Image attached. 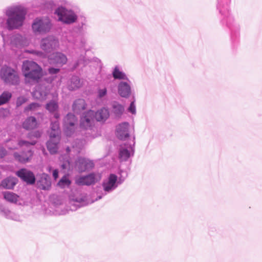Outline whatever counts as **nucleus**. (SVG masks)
Masks as SVG:
<instances>
[{
  "label": "nucleus",
  "instance_id": "43",
  "mask_svg": "<svg viewBox=\"0 0 262 262\" xmlns=\"http://www.w3.org/2000/svg\"><path fill=\"white\" fill-rule=\"evenodd\" d=\"M128 111L132 114H136V107L135 103V101H132L129 107L128 108Z\"/></svg>",
  "mask_w": 262,
  "mask_h": 262
},
{
  "label": "nucleus",
  "instance_id": "42",
  "mask_svg": "<svg viewBox=\"0 0 262 262\" xmlns=\"http://www.w3.org/2000/svg\"><path fill=\"white\" fill-rule=\"evenodd\" d=\"M107 94V90L106 88L98 89V96L101 98L105 96Z\"/></svg>",
  "mask_w": 262,
  "mask_h": 262
},
{
  "label": "nucleus",
  "instance_id": "26",
  "mask_svg": "<svg viewBox=\"0 0 262 262\" xmlns=\"http://www.w3.org/2000/svg\"><path fill=\"white\" fill-rule=\"evenodd\" d=\"M82 85L80 79L78 76L72 77L70 83L68 84V89L70 90H74L80 88Z\"/></svg>",
  "mask_w": 262,
  "mask_h": 262
},
{
  "label": "nucleus",
  "instance_id": "48",
  "mask_svg": "<svg viewBox=\"0 0 262 262\" xmlns=\"http://www.w3.org/2000/svg\"><path fill=\"white\" fill-rule=\"evenodd\" d=\"M33 136L36 138H38L40 136V133L39 132H35Z\"/></svg>",
  "mask_w": 262,
  "mask_h": 262
},
{
  "label": "nucleus",
  "instance_id": "38",
  "mask_svg": "<svg viewBox=\"0 0 262 262\" xmlns=\"http://www.w3.org/2000/svg\"><path fill=\"white\" fill-rule=\"evenodd\" d=\"M46 108L51 113L56 112L58 108L57 101L55 100L50 101L46 104Z\"/></svg>",
  "mask_w": 262,
  "mask_h": 262
},
{
  "label": "nucleus",
  "instance_id": "21",
  "mask_svg": "<svg viewBox=\"0 0 262 262\" xmlns=\"http://www.w3.org/2000/svg\"><path fill=\"white\" fill-rule=\"evenodd\" d=\"M0 213L2 215L8 219H11L14 221H19V216L17 214L11 212L8 208L4 205H0Z\"/></svg>",
  "mask_w": 262,
  "mask_h": 262
},
{
  "label": "nucleus",
  "instance_id": "45",
  "mask_svg": "<svg viewBox=\"0 0 262 262\" xmlns=\"http://www.w3.org/2000/svg\"><path fill=\"white\" fill-rule=\"evenodd\" d=\"M7 154L6 149L0 145V159L4 158Z\"/></svg>",
  "mask_w": 262,
  "mask_h": 262
},
{
  "label": "nucleus",
  "instance_id": "44",
  "mask_svg": "<svg viewBox=\"0 0 262 262\" xmlns=\"http://www.w3.org/2000/svg\"><path fill=\"white\" fill-rule=\"evenodd\" d=\"M59 67L55 68H50L48 69L49 73L51 74H55L58 73L59 72Z\"/></svg>",
  "mask_w": 262,
  "mask_h": 262
},
{
  "label": "nucleus",
  "instance_id": "32",
  "mask_svg": "<svg viewBox=\"0 0 262 262\" xmlns=\"http://www.w3.org/2000/svg\"><path fill=\"white\" fill-rule=\"evenodd\" d=\"M86 43V39L85 37H81L79 41H76L74 43V49H79L82 54H85V47Z\"/></svg>",
  "mask_w": 262,
  "mask_h": 262
},
{
  "label": "nucleus",
  "instance_id": "29",
  "mask_svg": "<svg viewBox=\"0 0 262 262\" xmlns=\"http://www.w3.org/2000/svg\"><path fill=\"white\" fill-rule=\"evenodd\" d=\"M88 197V196L85 194H81L80 196L76 198L75 202L78 204L77 205L79 207L85 206L94 202V201H89Z\"/></svg>",
  "mask_w": 262,
  "mask_h": 262
},
{
  "label": "nucleus",
  "instance_id": "10",
  "mask_svg": "<svg viewBox=\"0 0 262 262\" xmlns=\"http://www.w3.org/2000/svg\"><path fill=\"white\" fill-rule=\"evenodd\" d=\"M101 179L99 173H91L87 176L80 177L76 180V184L80 185H90L95 184Z\"/></svg>",
  "mask_w": 262,
  "mask_h": 262
},
{
  "label": "nucleus",
  "instance_id": "35",
  "mask_svg": "<svg viewBox=\"0 0 262 262\" xmlns=\"http://www.w3.org/2000/svg\"><path fill=\"white\" fill-rule=\"evenodd\" d=\"M88 27L87 19L84 16H81L78 19V23L76 26V28L79 31H82L86 29Z\"/></svg>",
  "mask_w": 262,
  "mask_h": 262
},
{
  "label": "nucleus",
  "instance_id": "16",
  "mask_svg": "<svg viewBox=\"0 0 262 262\" xmlns=\"http://www.w3.org/2000/svg\"><path fill=\"white\" fill-rule=\"evenodd\" d=\"M28 43L26 37L20 34H14L11 37L10 44L12 47L20 48L26 46Z\"/></svg>",
  "mask_w": 262,
  "mask_h": 262
},
{
  "label": "nucleus",
  "instance_id": "23",
  "mask_svg": "<svg viewBox=\"0 0 262 262\" xmlns=\"http://www.w3.org/2000/svg\"><path fill=\"white\" fill-rule=\"evenodd\" d=\"M50 138V140L47 143V148L51 154H55L57 151V144L59 141V138Z\"/></svg>",
  "mask_w": 262,
  "mask_h": 262
},
{
  "label": "nucleus",
  "instance_id": "27",
  "mask_svg": "<svg viewBox=\"0 0 262 262\" xmlns=\"http://www.w3.org/2000/svg\"><path fill=\"white\" fill-rule=\"evenodd\" d=\"M85 101L82 99L76 100L73 103V110L75 113H79L85 108Z\"/></svg>",
  "mask_w": 262,
  "mask_h": 262
},
{
  "label": "nucleus",
  "instance_id": "15",
  "mask_svg": "<svg viewBox=\"0 0 262 262\" xmlns=\"http://www.w3.org/2000/svg\"><path fill=\"white\" fill-rule=\"evenodd\" d=\"M16 175L29 184H33L35 182V177L33 173L25 168L17 171Z\"/></svg>",
  "mask_w": 262,
  "mask_h": 262
},
{
  "label": "nucleus",
  "instance_id": "39",
  "mask_svg": "<svg viewBox=\"0 0 262 262\" xmlns=\"http://www.w3.org/2000/svg\"><path fill=\"white\" fill-rule=\"evenodd\" d=\"M41 106V105L38 103L33 102L27 106H26L24 108V112L25 113H28L30 111L34 112L38 110V108Z\"/></svg>",
  "mask_w": 262,
  "mask_h": 262
},
{
  "label": "nucleus",
  "instance_id": "22",
  "mask_svg": "<svg viewBox=\"0 0 262 262\" xmlns=\"http://www.w3.org/2000/svg\"><path fill=\"white\" fill-rule=\"evenodd\" d=\"M17 183V179L14 177H9L4 179L0 184L3 188L7 189H13Z\"/></svg>",
  "mask_w": 262,
  "mask_h": 262
},
{
  "label": "nucleus",
  "instance_id": "24",
  "mask_svg": "<svg viewBox=\"0 0 262 262\" xmlns=\"http://www.w3.org/2000/svg\"><path fill=\"white\" fill-rule=\"evenodd\" d=\"M124 111L123 105L118 102L114 101L112 103V112L116 117H120Z\"/></svg>",
  "mask_w": 262,
  "mask_h": 262
},
{
  "label": "nucleus",
  "instance_id": "4",
  "mask_svg": "<svg viewBox=\"0 0 262 262\" xmlns=\"http://www.w3.org/2000/svg\"><path fill=\"white\" fill-rule=\"evenodd\" d=\"M54 14L58 17V21L63 24L71 25L77 21L78 15L76 13L71 9H67L60 6L55 10Z\"/></svg>",
  "mask_w": 262,
  "mask_h": 262
},
{
  "label": "nucleus",
  "instance_id": "1",
  "mask_svg": "<svg viewBox=\"0 0 262 262\" xmlns=\"http://www.w3.org/2000/svg\"><path fill=\"white\" fill-rule=\"evenodd\" d=\"M109 116V111L106 108H102L96 113L93 111L89 110L83 113L80 120V134L87 138L89 137L94 138L96 137L93 134V132H95L93 126L94 117L98 121H104Z\"/></svg>",
  "mask_w": 262,
  "mask_h": 262
},
{
  "label": "nucleus",
  "instance_id": "12",
  "mask_svg": "<svg viewBox=\"0 0 262 262\" xmlns=\"http://www.w3.org/2000/svg\"><path fill=\"white\" fill-rule=\"evenodd\" d=\"M77 119L74 115L69 113L64 120L65 133L67 136L71 137L74 134V125Z\"/></svg>",
  "mask_w": 262,
  "mask_h": 262
},
{
  "label": "nucleus",
  "instance_id": "6",
  "mask_svg": "<svg viewBox=\"0 0 262 262\" xmlns=\"http://www.w3.org/2000/svg\"><path fill=\"white\" fill-rule=\"evenodd\" d=\"M123 181V180H118V177L116 174L113 173L110 174L102 182V187L104 191L102 193V195H98L96 200L101 199L103 195H105L115 190Z\"/></svg>",
  "mask_w": 262,
  "mask_h": 262
},
{
  "label": "nucleus",
  "instance_id": "49",
  "mask_svg": "<svg viewBox=\"0 0 262 262\" xmlns=\"http://www.w3.org/2000/svg\"><path fill=\"white\" fill-rule=\"evenodd\" d=\"M34 3H36L37 2L40 3L41 4H43L45 2L44 0H34Z\"/></svg>",
  "mask_w": 262,
  "mask_h": 262
},
{
  "label": "nucleus",
  "instance_id": "50",
  "mask_svg": "<svg viewBox=\"0 0 262 262\" xmlns=\"http://www.w3.org/2000/svg\"><path fill=\"white\" fill-rule=\"evenodd\" d=\"M54 116L55 118L58 119L59 117V115L58 113H55Z\"/></svg>",
  "mask_w": 262,
  "mask_h": 262
},
{
  "label": "nucleus",
  "instance_id": "17",
  "mask_svg": "<svg viewBox=\"0 0 262 262\" xmlns=\"http://www.w3.org/2000/svg\"><path fill=\"white\" fill-rule=\"evenodd\" d=\"M76 165L80 171H84L91 169L94 166L92 161L83 158H78L76 162Z\"/></svg>",
  "mask_w": 262,
  "mask_h": 262
},
{
  "label": "nucleus",
  "instance_id": "41",
  "mask_svg": "<svg viewBox=\"0 0 262 262\" xmlns=\"http://www.w3.org/2000/svg\"><path fill=\"white\" fill-rule=\"evenodd\" d=\"M27 101V99L24 96H20L17 98L16 102L17 107L21 106Z\"/></svg>",
  "mask_w": 262,
  "mask_h": 262
},
{
  "label": "nucleus",
  "instance_id": "5",
  "mask_svg": "<svg viewBox=\"0 0 262 262\" xmlns=\"http://www.w3.org/2000/svg\"><path fill=\"white\" fill-rule=\"evenodd\" d=\"M0 76L2 80L7 84L16 85L19 83L17 71L10 67L3 66L1 70Z\"/></svg>",
  "mask_w": 262,
  "mask_h": 262
},
{
  "label": "nucleus",
  "instance_id": "30",
  "mask_svg": "<svg viewBox=\"0 0 262 262\" xmlns=\"http://www.w3.org/2000/svg\"><path fill=\"white\" fill-rule=\"evenodd\" d=\"M229 0H218L217 8L222 14H225V12H228Z\"/></svg>",
  "mask_w": 262,
  "mask_h": 262
},
{
  "label": "nucleus",
  "instance_id": "25",
  "mask_svg": "<svg viewBox=\"0 0 262 262\" xmlns=\"http://www.w3.org/2000/svg\"><path fill=\"white\" fill-rule=\"evenodd\" d=\"M112 74L115 79L122 80L121 81H125L127 79H129L126 74L121 71L118 66L115 67Z\"/></svg>",
  "mask_w": 262,
  "mask_h": 262
},
{
  "label": "nucleus",
  "instance_id": "52",
  "mask_svg": "<svg viewBox=\"0 0 262 262\" xmlns=\"http://www.w3.org/2000/svg\"><path fill=\"white\" fill-rule=\"evenodd\" d=\"M62 167L63 168H66L67 167V163L63 164L62 165Z\"/></svg>",
  "mask_w": 262,
  "mask_h": 262
},
{
  "label": "nucleus",
  "instance_id": "18",
  "mask_svg": "<svg viewBox=\"0 0 262 262\" xmlns=\"http://www.w3.org/2000/svg\"><path fill=\"white\" fill-rule=\"evenodd\" d=\"M48 94V91L47 88L43 85H38L32 93L34 98L43 100L46 99V96Z\"/></svg>",
  "mask_w": 262,
  "mask_h": 262
},
{
  "label": "nucleus",
  "instance_id": "2",
  "mask_svg": "<svg viewBox=\"0 0 262 262\" xmlns=\"http://www.w3.org/2000/svg\"><path fill=\"white\" fill-rule=\"evenodd\" d=\"M22 71L27 82L37 81L41 77V68L33 61H24Z\"/></svg>",
  "mask_w": 262,
  "mask_h": 262
},
{
  "label": "nucleus",
  "instance_id": "53",
  "mask_svg": "<svg viewBox=\"0 0 262 262\" xmlns=\"http://www.w3.org/2000/svg\"><path fill=\"white\" fill-rule=\"evenodd\" d=\"M67 164H68V165H70V162H69V161H68H68H67Z\"/></svg>",
  "mask_w": 262,
  "mask_h": 262
},
{
  "label": "nucleus",
  "instance_id": "14",
  "mask_svg": "<svg viewBox=\"0 0 262 262\" xmlns=\"http://www.w3.org/2000/svg\"><path fill=\"white\" fill-rule=\"evenodd\" d=\"M33 155V151L30 148L26 151L21 152H15L13 154L14 159L21 163H26L29 162L32 159Z\"/></svg>",
  "mask_w": 262,
  "mask_h": 262
},
{
  "label": "nucleus",
  "instance_id": "46",
  "mask_svg": "<svg viewBox=\"0 0 262 262\" xmlns=\"http://www.w3.org/2000/svg\"><path fill=\"white\" fill-rule=\"evenodd\" d=\"M84 56L83 54H82L80 56V59L78 61V62L76 63V65L75 66V68H76L79 64L82 63L83 62H84ZM84 64V63H83Z\"/></svg>",
  "mask_w": 262,
  "mask_h": 262
},
{
  "label": "nucleus",
  "instance_id": "3",
  "mask_svg": "<svg viewBox=\"0 0 262 262\" xmlns=\"http://www.w3.org/2000/svg\"><path fill=\"white\" fill-rule=\"evenodd\" d=\"M31 28L35 34L42 35L50 32L52 28V24L47 16L38 17L33 20Z\"/></svg>",
  "mask_w": 262,
  "mask_h": 262
},
{
  "label": "nucleus",
  "instance_id": "31",
  "mask_svg": "<svg viewBox=\"0 0 262 262\" xmlns=\"http://www.w3.org/2000/svg\"><path fill=\"white\" fill-rule=\"evenodd\" d=\"M59 123L57 121L52 122L51 124V132L50 133V137L59 138Z\"/></svg>",
  "mask_w": 262,
  "mask_h": 262
},
{
  "label": "nucleus",
  "instance_id": "36",
  "mask_svg": "<svg viewBox=\"0 0 262 262\" xmlns=\"http://www.w3.org/2000/svg\"><path fill=\"white\" fill-rule=\"evenodd\" d=\"M12 97V94L8 91L4 92L0 96V105L8 102Z\"/></svg>",
  "mask_w": 262,
  "mask_h": 262
},
{
  "label": "nucleus",
  "instance_id": "34",
  "mask_svg": "<svg viewBox=\"0 0 262 262\" xmlns=\"http://www.w3.org/2000/svg\"><path fill=\"white\" fill-rule=\"evenodd\" d=\"M26 53H29L33 54L36 56L38 59H42L48 58V53H46L45 51L42 52L40 51H37L34 50H26Z\"/></svg>",
  "mask_w": 262,
  "mask_h": 262
},
{
  "label": "nucleus",
  "instance_id": "47",
  "mask_svg": "<svg viewBox=\"0 0 262 262\" xmlns=\"http://www.w3.org/2000/svg\"><path fill=\"white\" fill-rule=\"evenodd\" d=\"M53 177L54 179H56L58 177V171L57 169H55L53 171Z\"/></svg>",
  "mask_w": 262,
  "mask_h": 262
},
{
  "label": "nucleus",
  "instance_id": "19",
  "mask_svg": "<svg viewBox=\"0 0 262 262\" xmlns=\"http://www.w3.org/2000/svg\"><path fill=\"white\" fill-rule=\"evenodd\" d=\"M85 144L86 141L85 139H77L74 142L71 149L69 147L67 148V153H69L70 151H72L73 152L74 154H78Z\"/></svg>",
  "mask_w": 262,
  "mask_h": 262
},
{
  "label": "nucleus",
  "instance_id": "20",
  "mask_svg": "<svg viewBox=\"0 0 262 262\" xmlns=\"http://www.w3.org/2000/svg\"><path fill=\"white\" fill-rule=\"evenodd\" d=\"M4 199L7 202L15 204L20 205V197L16 193L11 191H5L3 192Z\"/></svg>",
  "mask_w": 262,
  "mask_h": 262
},
{
  "label": "nucleus",
  "instance_id": "28",
  "mask_svg": "<svg viewBox=\"0 0 262 262\" xmlns=\"http://www.w3.org/2000/svg\"><path fill=\"white\" fill-rule=\"evenodd\" d=\"M23 127L27 129H32L37 126V121L35 117L28 118L23 124Z\"/></svg>",
  "mask_w": 262,
  "mask_h": 262
},
{
  "label": "nucleus",
  "instance_id": "7",
  "mask_svg": "<svg viewBox=\"0 0 262 262\" xmlns=\"http://www.w3.org/2000/svg\"><path fill=\"white\" fill-rule=\"evenodd\" d=\"M59 46L58 39L53 36H48L41 40L40 48L46 53H50Z\"/></svg>",
  "mask_w": 262,
  "mask_h": 262
},
{
  "label": "nucleus",
  "instance_id": "54",
  "mask_svg": "<svg viewBox=\"0 0 262 262\" xmlns=\"http://www.w3.org/2000/svg\"><path fill=\"white\" fill-rule=\"evenodd\" d=\"M51 167H49V171H50V170H51Z\"/></svg>",
  "mask_w": 262,
  "mask_h": 262
},
{
  "label": "nucleus",
  "instance_id": "8",
  "mask_svg": "<svg viewBox=\"0 0 262 262\" xmlns=\"http://www.w3.org/2000/svg\"><path fill=\"white\" fill-rule=\"evenodd\" d=\"M49 63L57 67H61L65 64L68 60L65 54L61 52H55L48 56Z\"/></svg>",
  "mask_w": 262,
  "mask_h": 262
},
{
  "label": "nucleus",
  "instance_id": "40",
  "mask_svg": "<svg viewBox=\"0 0 262 262\" xmlns=\"http://www.w3.org/2000/svg\"><path fill=\"white\" fill-rule=\"evenodd\" d=\"M36 143V141H32L31 142H28L25 140H21L18 142V144L20 147L25 146L27 147V148H29L30 146L35 145Z\"/></svg>",
  "mask_w": 262,
  "mask_h": 262
},
{
  "label": "nucleus",
  "instance_id": "13",
  "mask_svg": "<svg viewBox=\"0 0 262 262\" xmlns=\"http://www.w3.org/2000/svg\"><path fill=\"white\" fill-rule=\"evenodd\" d=\"M130 129L134 128L130 127L128 122H122L116 126V135L120 140H124L129 137Z\"/></svg>",
  "mask_w": 262,
  "mask_h": 262
},
{
  "label": "nucleus",
  "instance_id": "11",
  "mask_svg": "<svg viewBox=\"0 0 262 262\" xmlns=\"http://www.w3.org/2000/svg\"><path fill=\"white\" fill-rule=\"evenodd\" d=\"M135 142L133 141V144H125L121 145L120 148L119 157L121 161H126L134 154V145Z\"/></svg>",
  "mask_w": 262,
  "mask_h": 262
},
{
  "label": "nucleus",
  "instance_id": "9",
  "mask_svg": "<svg viewBox=\"0 0 262 262\" xmlns=\"http://www.w3.org/2000/svg\"><path fill=\"white\" fill-rule=\"evenodd\" d=\"M132 81L129 79L125 81H120L117 85V91L119 95L125 98L129 97L132 94Z\"/></svg>",
  "mask_w": 262,
  "mask_h": 262
},
{
  "label": "nucleus",
  "instance_id": "51",
  "mask_svg": "<svg viewBox=\"0 0 262 262\" xmlns=\"http://www.w3.org/2000/svg\"><path fill=\"white\" fill-rule=\"evenodd\" d=\"M4 112V113H8V111L7 110H5V109L0 110V112Z\"/></svg>",
  "mask_w": 262,
  "mask_h": 262
},
{
  "label": "nucleus",
  "instance_id": "33",
  "mask_svg": "<svg viewBox=\"0 0 262 262\" xmlns=\"http://www.w3.org/2000/svg\"><path fill=\"white\" fill-rule=\"evenodd\" d=\"M40 187L43 190H47L50 187L51 182L47 174H43L40 180Z\"/></svg>",
  "mask_w": 262,
  "mask_h": 262
},
{
  "label": "nucleus",
  "instance_id": "37",
  "mask_svg": "<svg viewBox=\"0 0 262 262\" xmlns=\"http://www.w3.org/2000/svg\"><path fill=\"white\" fill-rule=\"evenodd\" d=\"M71 184V181L67 176L63 177L58 183V185L61 188H68Z\"/></svg>",
  "mask_w": 262,
  "mask_h": 262
}]
</instances>
